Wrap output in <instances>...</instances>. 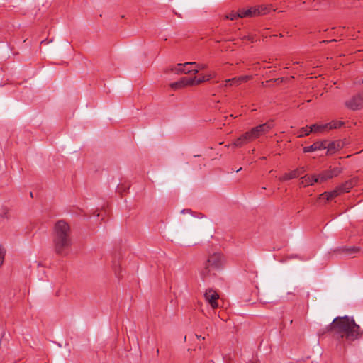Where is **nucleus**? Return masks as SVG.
Here are the masks:
<instances>
[{
	"label": "nucleus",
	"instance_id": "1",
	"mask_svg": "<svg viewBox=\"0 0 363 363\" xmlns=\"http://www.w3.org/2000/svg\"><path fill=\"white\" fill-rule=\"evenodd\" d=\"M327 331H332L349 341H354L361 335L360 327L356 324L353 318L347 315L336 317L333 322L327 326Z\"/></svg>",
	"mask_w": 363,
	"mask_h": 363
},
{
	"label": "nucleus",
	"instance_id": "2",
	"mask_svg": "<svg viewBox=\"0 0 363 363\" xmlns=\"http://www.w3.org/2000/svg\"><path fill=\"white\" fill-rule=\"evenodd\" d=\"M70 228L64 220H59L55 225L53 246L55 252L66 255L71 246Z\"/></svg>",
	"mask_w": 363,
	"mask_h": 363
},
{
	"label": "nucleus",
	"instance_id": "3",
	"mask_svg": "<svg viewBox=\"0 0 363 363\" xmlns=\"http://www.w3.org/2000/svg\"><path fill=\"white\" fill-rule=\"evenodd\" d=\"M224 257L220 252H214L208 255L200 269V274L203 279L214 276L224 267Z\"/></svg>",
	"mask_w": 363,
	"mask_h": 363
},
{
	"label": "nucleus",
	"instance_id": "4",
	"mask_svg": "<svg viewBox=\"0 0 363 363\" xmlns=\"http://www.w3.org/2000/svg\"><path fill=\"white\" fill-rule=\"evenodd\" d=\"M215 76L214 72L208 74H201L194 77H182L177 82L170 84V87L173 89H182L189 86H193L200 84L203 82L209 81Z\"/></svg>",
	"mask_w": 363,
	"mask_h": 363
},
{
	"label": "nucleus",
	"instance_id": "5",
	"mask_svg": "<svg viewBox=\"0 0 363 363\" xmlns=\"http://www.w3.org/2000/svg\"><path fill=\"white\" fill-rule=\"evenodd\" d=\"M269 8H267L266 6H260L258 7L250 8V9H248L246 10H245V9L240 10L238 13H231L228 16H227V18H229L230 20H234L237 17L245 18V17H248V16H253L257 14L265 15L267 13H269Z\"/></svg>",
	"mask_w": 363,
	"mask_h": 363
},
{
	"label": "nucleus",
	"instance_id": "6",
	"mask_svg": "<svg viewBox=\"0 0 363 363\" xmlns=\"http://www.w3.org/2000/svg\"><path fill=\"white\" fill-rule=\"evenodd\" d=\"M194 67H196V62H185L179 63L174 67H172L170 69L172 72L177 74H186L191 73L196 74V69H194Z\"/></svg>",
	"mask_w": 363,
	"mask_h": 363
},
{
	"label": "nucleus",
	"instance_id": "7",
	"mask_svg": "<svg viewBox=\"0 0 363 363\" xmlns=\"http://www.w3.org/2000/svg\"><path fill=\"white\" fill-rule=\"evenodd\" d=\"M346 106L352 109L357 110L363 106V92H358L346 102Z\"/></svg>",
	"mask_w": 363,
	"mask_h": 363
},
{
	"label": "nucleus",
	"instance_id": "8",
	"mask_svg": "<svg viewBox=\"0 0 363 363\" xmlns=\"http://www.w3.org/2000/svg\"><path fill=\"white\" fill-rule=\"evenodd\" d=\"M204 298L212 308L215 309L219 306V295L216 291L213 289L207 290L204 294Z\"/></svg>",
	"mask_w": 363,
	"mask_h": 363
},
{
	"label": "nucleus",
	"instance_id": "9",
	"mask_svg": "<svg viewBox=\"0 0 363 363\" xmlns=\"http://www.w3.org/2000/svg\"><path fill=\"white\" fill-rule=\"evenodd\" d=\"M340 172V170L337 167L323 171L317 175L318 182V183H323L330 179H332L334 177L337 176Z\"/></svg>",
	"mask_w": 363,
	"mask_h": 363
},
{
	"label": "nucleus",
	"instance_id": "10",
	"mask_svg": "<svg viewBox=\"0 0 363 363\" xmlns=\"http://www.w3.org/2000/svg\"><path fill=\"white\" fill-rule=\"evenodd\" d=\"M250 78V76L245 75V76L235 77V78H232L230 79L225 80V88L235 87L238 85L247 82Z\"/></svg>",
	"mask_w": 363,
	"mask_h": 363
},
{
	"label": "nucleus",
	"instance_id": "11",
	"mask_svg": "<svg viewBox=\"0 0 363 363\" xmlns=\"http://www.w3.org/2000/svg\"><path fill=\"white\" fill-rule=\"evenodd\" d=\"M327 140L316 141L311 145L303 147V152H312L318 150H325L326 148Z\"/></svg>",
	"mask_w": 363,
	"mask_h": 363
},
{
	"label": "nucleus",
	"instance_id": "12",
	"mask_svg": "<svg viewBox=\"0 0 363 363\" xmlns=\"http://www.w3.org/2000/svg\"><path fill=\"white\" fill-rule=\"evenodd\" d=\"M252 141V140L247 131L234 141L233 146L235 147H241Z\"/></svg>",
	"mask_w": 363,
	"mask_h": 363
},
{
	"label": "nucleus",
	"instance_id": "13",
	"mask_svg": "<svg viewBox=\"0 0 363 363\" xmlns=\"http://www.w3.org/2000/svg\"><path fill=\"white\" fill-rule=\"evenodd\" d=\"M315 183H318L316 174H306L301 177V184L304 186H312Z\"/></svg>",
	"mask_w": 363,
	"mask_h": 363
},
{
	"label": "nucleus",
	"instance_id": "14",
	"mask_svg": "<svg viewBox=\"0 0 363 363\" xmlns=\"http://www.w3.org/2000/svg\"><path fill=\"white\" fill-rule=\"evenodd\" d=\"M340 148V142H330L328 143L327 141L326 143V148L328 154L333 155L334 154L337 150H338Z\"/></svg>",
	"mask_w": 363,
	"mask_h": 363
},
{
	"label": "nucleus",
	"instance_id": "15",
	"mask_svg": "<svg viewBox=\"0 0 363 363\" xmlns=\"http://www.w3.org/2000/svg\"><path fill=\"white\" fill-rule=\"evenodd\" d=\"M247 133L252 141L264 135L263 131L259 125L252 128L250 130L247 131Z\"/></svg>",
	"mask_w": 363,
	"mask_h": 363
},
{
	"label": "nucleus",
	"instance_id": "16",
	"mask_svg": "<svg viewBox=\"0 0 363 363\" xmlns=\"http://www.w3.org/2000/svg\"><path fill=\"white\" fill-rule=\"evenodd\" d=\"M298 172L294 169L289 172L285 173L283 176L280 177L279 179L281 182H286L298 177Z\"/></svg>",
	"mask_w": 363,
	"mask_h": 363
},
{
	"label": "nucleus",
	"instance_id": "17",
	"mask_svg": "<svg viewBox=\"0 0 363 363\" xmlns=\"http://www.w3.org/2000/svg\"><path fill=\"white\" fill-rule=\"evenodd\" d=\"M340 194H342V191H341L340 186H338L337 188L333 190L332 191L325 192L324 194H322V196L325 197L327 200H330V199L337 196Z\"/></svg>",
	"mask_w": 363,
	"mask_h": 363
},
{
	"label": "nucleus",
	"instance_id": "18",
	"mask_svg": "<svg viewBox=\"0 0 363 363\" xmlns=\"http://www.w3.org/2000/svg\"><path fill=\"white\" fill-rule=\"evenodd\" d=\"M360 251V247L357 246L343 247L342 252L347 255H354Z\"/></svg>",
	"mask_w": 363,
	"mask_h": 363
},
{
	"label": "nucleus",
	"instance_id": "19",
	"mask_svg": "<svg viewBox=\"0 0 363 363\" xmlns=\"http://www.w3.org/2000/svg\"><path fill=\"white\" fill-rule=\"evenodd\" d=\"M311 133H312L311 125H310V126L306 125V126L303 127L301 129H299L297 131L296 135L298 137L301 138V137L309 135V134Z\"/></svg>",
	"mask_w": 363,
	"mask_h": 363
},
{
	"label": "nucleus",
	"instance_id": "20",
	"mask_svg": "<svg viewBox=\"0 0 363 363\" xmlns=\"http://www.w3.org/2000/svg\"><path fill=\"white\" fill-rule=\"evenodd\" d=\"M259 126L262 129V130L263 131V134L264 135L274 126V121H269L263 124L259 125Z\"/></svg>",
	"mask_w": 363,
	"mask_h": 363
},
{
	"label": "nucleus",
	"instance_id": "21",
	"mask_svg": "<svg viewBox=\"0 0 363 363\" xmlns=\"http://www.w3.org/2000/svg\"><path fill=\"white\" fill-rule=\"evenodd\" d=\"M355 182L353 180L347 181L342 185L340 186L342 193L349 192L350 189L354 186Z\"/></svg>",
	"mask_w": 363,
	"mask_h": 363
},
{
	"label": "nucleus",
	"instance_id": "22",
	"mask_svg": "<svg viewBox=\"0 0 363 363\" xmlns=\"http://www.w3.org/2000/svg\"><path fill=\"white\" fill-rule=\"evenodd\" d=\"M312 133H323L325 132L324 125L322 123H315L311 125Z\"/></svg>",
	"mask_w": 363,
	"mask_h": 363
},
{
	"label": "nucleus",
	"instance_id": "23",
	"mask_svg": "<svg viewBox=\"0 0 363 363\" xmlns=\"http://www.w3.org/2000/svg\"><path fill=\"white\" fill-rule=\"evenodd\" d=\"M344 123H345L342 121L333 120V121H330L331 129L333 130V129L340 128L341 126H342L344 125Z\"/></svg>",
	"mask_w": 363,
	"mask_h": 363
},
{
	"label": "nucleus",
	"instance_id": "24",
	"mask_svg": "<svg viewBox=\"0 0 363 363\" xmlns=\"http://www.w3.org/2000/svg\"><path fill=\"white\" fill-rule=\"evenodd\" d=\"M5 255H6V250L3 247L0 246V267L4 263Z\"/></svg>",
	"mask_w": 363,
	"mask_h": 363
},
{
	"label": "nucleus",
	"instance_id": "25",
	"mask_svg": "<svg viewBox=\"0 0 363 363\" xmlns=\"http://www.w3.org/2000/svg\"><path fill=\"white\" fill-rule=\"evenodd\" d=\"M206 67V65L203 64H198L196 63V67H194V69H196V73L201 69H204Z\"/></svg>",
	"mask_w": 363,
	"mask_h": 363
},
{
	"label": "nucleus",
	"instance_id": "26",
	"mask_svg": "<svg viewBox=\"0 0 363 363\" xmlns=\"http://www.w3.org/2000/svg\"><path fill=\"white\" fill-rule=\"evenodd\" d=\"M243 40H250L251 42H253L254 38L251 35H244L241 38Z\"/></svg>",
	"mask_w": 363,
	"mask_h": 363
},
{
	"label": "nucleus",
	"instance_id": "27",
	"mask_svg": "<svg viewBox=\"0 0 363 363\" xmlns=\"http://www.w3.org/2000/svg\"><path fill=\"white\" fill-rule=\"evenodd\" d=\"M323 125H324L325 132H328L332 130L330 122L324 123Z\"/></svg>",
	"mask_w": 363,
	"mask_h": 363
},
{
	"label": "nucleus",
	"instance_id": "28",
	"mask_svg": "<svg viewBox=\"0 0 363 363\" xmlns=\"http://www.w3.org/2000/svg\"><path fill=\"white\" fill-rule=\"evenodd\" d=\"M296 170L298 171L299 177L306 172V169L304 167L297 168V169H296Z\"/></svg>",
	"mask_w": 363,
	"mask_h": 363
},
{
	"label": "nucleus",
	"instance_id": "29",
	"mask_svg": "<svg viewBox=\"0 0 363 363\" xmlns=\"http://www.w3.org/2000/svg\"><path fill=\"white\" fill-rule=\"evenodd\" d=\"M358 85H362L363 86V79H358L355 82Z\"/></svg>",
	"mask_w": 363,
	"mask_h": 363
},
{
	"label": "nucleus",
	"instance_id": "30",
	"mask_svg": "<svg viewBox=\"0 0 363 363\" xmlns=\"http://www.w3.org/2000/svg\"><path fill=\"white\" fill-rule=\"evenodd\" d=\"M189 211H190V210H184H184L182 211V213H184L185 212H189Z\"/></svg>",
	"mask_w": 363,
	"mask_h": 363
},
{
	"label": "nucleus",
	"instance_id": "31",
	"mask_svg": "<svg viewBox=\"0 0 363 363\" xmlns=\"http://www.w3.org/2000/svg\"><path fill=\"white\" fill-rule=\"evenodd\" d=\"M279 81L282 82V81H283V79H275V82H279Z\"/></svg>",
	"mask_w": 363,
	"mask_h": 363
},
{
	"label": "nucleus",
	"instance_id": "32",
	"mask_svg": "<svg viewBox=\"0 0 363 363\" xmlns=\"http://www.w3.org/2000/svg\"><path fill=\"white\" fill-rule=\"evenodd\" d=\"M284 68L285 69H288L289 68V64H286V65L284 66Z\"/></svg>",
	"mask_w": 363,
	"mask_h": 363
},
{
	"label": "nucleus",
	"instance_id": "33",
	"mask_svg": "<svg viewBox=\"0 0 363 363\" xmlns=\"http://www.w3.org/2000/svg\"><path fill=\"white\" fill-rule=\"evenodd\" d=\"M230 117L235 118L236 116H234L233 114L230 115Z\"/></svg>",
	"mask_w": 363,
	"mask_h": 363
}]
</instances>
